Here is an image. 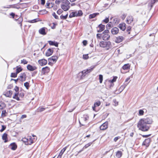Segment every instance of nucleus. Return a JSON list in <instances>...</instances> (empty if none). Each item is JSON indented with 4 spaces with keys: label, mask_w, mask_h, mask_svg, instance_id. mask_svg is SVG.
Returning a JSON list of instances; mask_svg holds the SVG:
<instances>
[{
    "label": "nucleus",
    "mask_w": 158,
    "mask_h": 158,
    "mask_svg": "<svg viewBox=\"0 0 158 158\" xmlns=\"http://www.w3.org/2000/svg\"><path fill=\"white\" fill-rule=\"evenodd\" d=\"M152 122V118L147 117L141 119L137 124L139 129L143 131H146L149 129L150 126L148 125Z\"/></svg>",
    "instance_id": "f257e3e1"
},
{
    "label": "nucleus",
    "mask_w": 158,
    "mask_h": 158,
    "mask_svg": "<svg viewBox=\"0 0 158 158\" xmlns=\"http://www.w3.org/2000/svg\"><path fill=\"white\" fill-rule=\"evenodd\" d=\"M70 3L68 0H61V8L64 11H66L70 8Z\"/></svg>",
    "instance_id": "f03ea898"
},
{
    "label": "nucleus",
    "mask_w": 158,
    "mask_h": 158,
    "mask_svg": "<svg viewBox=\"0 0 158 158\" xmlns=\"http://www.w3.org/2000/svg\"><path fill=\"white\" fill-rule=\"evenodd\" d=\"M94 68V66H92L87 69L86 70H84L82 71L81 73H80L79 74L80 75L81 74V79H83L86 74L88 73H89L91 71H92Z\"/></svg>",
    "instance_id": "7ed1b4c3"
},
{
    "label": "nucleus",
    "mask_w": 158,
    "mask_h": 158,
    "mask_svg": "<svg viewBox=\"0 0 158 158\" xmlns=\"http://www.w3.org/2000/svg\"><path fill=\"white\" fill-rule=\"evenodd\" d=\"M89 118V117L86 115H84L83 116L79 119V123L80 124V126H85V124L87 123V120Z\"/></svg>",
    "instance_id": "20e7f679"
},
{
    "label": "nucleus",
    "mask_w": 158,
    "mask_h": 158,
    "mask_svg": "<svg viewBox=\"0 0 158 158\" xmlns=\"http://www.w3.org/2000/svg\"><path fill=\"white\" fill-rule=\"evenodd\" d=\"M99 44L100 47L102 48H110L111 43L109 41H102L100 42Z\"/></svg>",
    "instance_id": "39448f33"
},
{
    "label": "nucleus",
    "mask_w": 158,
    "mask_h": 158,
    "mask_svg": "<svg viewBox=\"0 0 158 158\" xmlns=\"http://www.w3.org/2000/svg\"><path fill=\"white\" fill-rule=\"evenodd\" d=\"M24 94L23 93L21 92L19 94L18 93H15L14 96H13V98L14 99H16L18 101L20 100L19 97H18V95H19V97L23 98L24 96Z\"/></svg>",
    "instance_id": "423d86ee"
},
{
    "label": "nucleus",
    "mask_w": 158,
    "mask_h": 158,
    "mask_svg": "<svg viewBox=\"0 0 158 158\" xmlns=\"http://www.w3.org/2000/svg\"><path fill=\"white\" fill-rule=\"evenodd\" d=\"M58 57L56 56H53L48 59V64L52 62L55 63L58 59Z\"/></svg>",
    "instance_id": "0eeeda50"
},
{
    "label": "nucleus",
    "mask_w": 158,
    "mask_h": 158,
    "mask_svg": "<svg viewBox=\"0 0 158 158\" xmlns=\"http://www.w3.org/2000/svg\"><path fill=\"white\" fill-rule=\"evenodd\" d=\"M105 28V26L102 24H100L97 27V30L98 32H101L103 31Z\"/></svg>",
    "instance_id": "6e6552de"
},
{
    "label": "nucleus",
    "mask_w": 158,
    "mask_h": 158,
    "mask_svg": "<svg viewBox=\"0 0 158 158\" xmlns=\"http://www.w3.org/2000/svg\"><path fill=\"white\" fill-rule=\"evenodd\" d=\"M108 125V122H106L100 126V129L102 130H105L107 128Z\"/></svg>",
    "instance_id": "1a4fd4ad"
},
{
    "label": "nucleus",
    "mask_w": 158,
    "mask_h": 158,
    "mask_svg": "<svg viewBox=\"0 0 158 158\" xmlns=\"http://www.w3.org/2000/svg\"><path fill=\"white\" fill-rule=\"evenodd\" d=\"M38 62L41 66H43L46 65L47 63V61L45 59H42L38 60Z\"/></svg>",
    "instance_id": "9d476101"
},
{
    "label": "nucleus",
    "mask_w": 158,
    "mask_h": 158,
    "mask_svg": "<svg viewBox=\"0 0 158 158\" xmlns=\"http://www.w3.org/2000/svg\"><path fill=\"white\" fill-rule=\"evenodd\" d=\"M49 71L50 68L47 66L43 68L42 69L41 72L44 74L48 73Z\"/></svg>",
    "instance_id": "9b49d317"
},
{
    "label": "nucleus",
    "mask_w": 158,
    "mask_h": 158,
    "mask_svg": "<svg viewBox=\"0 0 158 158\" xmlns=\"http://www.w3.org/2000/svg\"><path fill=\"white\" fill-rule=\"evenodd\" d=\"M27 69L30 71H33L37 69V68L35 66H32L30 64H28L27 67Z\"/></svg>",
    "instance_id": "f8f14e48"
},
{
    "label": "nucleus",
    "mask_w": 158,
    "mask_h": 158,
    "mask_svg": "<svg viewBox=\"0 0 158 158\" xmlns=\"http://www.w3.org/2000/svg\"><path fill=\"white\" fill-rule=\"evenodd\" d=\"M124 39V38L122 36H119L116 37L115 42L116 43H120L122 42Z\"/></svg>",
    "instance_id": "ddd939ff"
},
{
    "label": "nucleus",
    "mask_w": 158,
    "mask_h": 158,
    "mask_svg": "<svg viewBox=\"0 0 158 158\" xmlns=\"http://www.w3.org/2000/svg\"><path fill=\"white\" fill-rule=\"evenodd\" d=\"M19 77V80L21 81H25L26 80V75L25 73H21Z\"/></svg>",
    "instance_id": "4468645a"
},
{
    "label": "nucleus",
    "mask_w": 158,
    "mask_h": 158,
    "mask_svg": "<svg viewBox=\"0 0 158 158\" xmlns=\"http://www.w3.org/2000/svg\"><path fill=\"white\" fill-rule=\"evenodd\" d=\"M150 140L149 139H146L143 142L142 145L145 146L146 147H148L149 145Z\"/></svg>",
    "instance_id": "2eb2a0df"
},
{
    "label": "nucleus",
    "mask_w": 158,
    "mask_h": 158,
    "mask_svg": "<svg viewBox=\"0 0 158 158\" xmlns=\"http://www.w3.org/2000/svg\"><path fill=\"white\" fill-rule=\"evenodd\" d=\"M119 32L118 29L116 27H114L111 30V33L113 35L117 34Z\"/></svg>",
    "instance_id": "dca6fc26"
},
{
    "label": "nucleus",
    "mask_w": 158,
    "mask_h": 158,
    "mask_svg": "<svg viewBox=\"0 0 158 158\" xmlns=\"http://www.w3.org/2000/svg\"><path fill=\"white\" fill-rule=\"evenodd\" d=\"M133 19V18L132 16H128L127 18V23L128 24H130L132 22Z\"/></svg>",
    "instance_id": "f3484780"
},
{
    "label": "nucleus",
    "mask_w": 158,
    "mask_h": 158,
    "mask_svg": "<svg viewBox=\"0 0 158 158\" xmlns=\"http://www.w3.org/2000/svg\"><path fill=\"white\" fill-rule=\"evenodd\" d=\"M9 147L12 150H15L17 148V146L15 143H11L9 146Z\"/></svg>",
    "instance_id": "a211bd4d"
},
{
    "label": "nucleus",
    "mask_w": 158,
    "mask_h": 158,
    "mask_svg": "<svg viewBox=\"0 0 158 158\" xmlns=\"http://www.w3.org/2000/svg\"><path fill=\"white\" fill-rule=\"evenodd\" d=\"M126 25L125 23H121L119 25L118 27L121 30L123 31L125 30L126 28Z\"/></svg>",
    "instance_id": "6ab92c4d"
},
{
    "label": "nucleus",
    "mask_w": 158,
    "mask_h": 158,
    "mask_svg": "<svg viewBox=\"0 0 158 158\" xmlns=\"http://www.w3.org/2000/svg\"><path fill=\"white\" fill-rule=\"evenodd\" d=\"M53 52V50L52 49L49 48L47 51L46 52L45 55L47 56H49L52 55Z\"/></svg>",
    "instance_id": "aec40b11"
},
{
    "label": "nucleus",
    "mask_w": 158,
    "mask_h": 158,
    "mask_svg": "<svg viewBox=\"0 0 158 158\" xmlns=\"http://www.w3.org/2000/svg\"><path fill=\"white\" fill-rule=\"evenodd\" d=\"M39 33L43 35H45L46 33L45 32V27H42L40 28L39 31Z\"/></svg>",
    "instance_id": "412c9836"
},
{
    "label": "nucleus",
    "mask_w": 158,
    "mask_h": 158,
    "mask_svg": "<svg viewBox=\"0 0 158 158\" xmlns=\"http://www.w3.org/2000/svg\"><path fill=\"white\" fill-rule=\"evenodd\" d=\"M2 139L4 140L5 143H6L8 141L7 138V134L6 133H4L2 137Z\"/></svg>",
    "instance_id": "4be33fe9"
},
{
    "label": "nucleus",
    "mask_w": 158,
    "mask_h": 158,
    "mask_svg": "<svg viewBox=\"0 0 158 158\" xmlns=\"http://www.w3.org/2000/svg\"><path fill=\"white\" fill-rule=\"evenodd\" d=\"M122 152L121 151H118L116 153L115 155V158H120L122 156Z\"/></svg>",
    "instance_id": "5701e85b"
},
{
    "label": "nucleus",
    "mask_w": 158,
    "mask_h": 158,
    "mask_svg": "<svg viewBox=\"0 0 158 158\" xmlns=\"http://www.w3.org/2000/svg\"><path fill=\"white\" fill-rule=\"evenodd\" d=\"M110 37V35L107 34H104L102 37L103 40H109Z\"/></svg>",
    "instance_id": "b1692460"
},
{
    "label": "nucleus",
    "mask_w": 158,
    "mask_h": 158,
    "mask_svg": "<svg viewBox=\"0 0 158 158\" xmlns=\"http://www.w3.org/2000/svg\"><path fill=\"white\" fill-rule=\"evenodd\" d=\"M48 43L51 45H54L56 47L58 46V43L57 42H55L52 41H48Z\"/></svg>",
    "instance_id": "393cba45"
},
{
    "label": "nucleus",
    "mask_w": 158,
    "mask_h": 158,
    "mask_svg": "<svg viewBox=\"0 0 158 158\" xmlns=\"http://www.w3.org/2000/svg\"><path fill=\"white\" fill-rule=\"evenodd\" d=\"M27 140V145H31L33 142L31 137L30 136L28 137Z\"/></svg>",
    "instance_id": "a878e982"
},
{
    "label": "nucleus",
    "mask_w": 158,
    "mask_h": 158,
    "mask_svg": "<svg viewBox=\"0 0 158 158\" xmlns=\"http://www.w3.org/2000/svg\"><path fill=\"white\" fill-rule=\"evenodd\" d=\"M130 66L129 64H124L122 67L123 70H127L130 69Z\"/></svg>",
    "instance_id": "bb28decb"
},
{
    "label": "nucleus",
    "mask_w": 158,
    "mask_h": 158,
    "mask_svg": "<svg viewBox=\"0 0 158 158\" xmlns=\"http://www.w3.org/2000/svg\"><path fill=\"white\" fill-rule=\"evenodd\" d=\"M156 2L155 0H151L150 2L148 4V6L149 7H150V9L152 8L154 4Z\"/></svg>",
    "instance_id": "cd10ccee"
},
{
    "label": "nucleus",
    "mask_w": 158,
    "mask_h": 158,
    "mask_svg": "<svg viewBox=\"0 0 158 158\" xmlns=\"http://www.w3.org/2000/svg\"><path fill=\"white\" fill-rule=\"evenodd\" d=\"M127 83L126 84H124L123 85H121L119 89L121 91V92L123 91V90L124 89V88L126 87L127 86Z\"/></svg>",
    "instance_id": "c85d7f7f"
},
{
    "label": "nucleus",
    "mask_w": 158,
    "mask_h": 158,
    "mask_svg": "<svg viewBox=\"0 0 158 158\" xmlns=\"http://www.w3.org/2000/svg\"><path fill=\"white\" fill-rule=\"evenodd\" d=\"M45 109L46 108L40 107L37 109L36 111L37 112H41L45 110Z\"/></svg>",
    "instance_id": "c756f323"
},
{
    "label": "nucleus",
    "mask_w": 158,
    "mask_h": 158,
    "mask_svg": "<svg viewBox=\"0 0 158 158\" xmlns=\"http://www.w3.org/2000/svg\"><path fill=\"white\" fill-rule=\"evenodd\" d=\"M12 94V91L11 90L7 91L6 93V95L7 97H11Z\"/></svg>",
    "instance_id": "7c9ffc66"
},
{
    "label": "nucleus",
    "mask_w": 158,
    "mask_h": 158,
    "mask_svg": "<svg viewBox=\"0 0 158 158\" xmlns=\"http://www.w3.org/2000/svg\"><path fill=\"white\" fill-rule=\"evenodd\" d=\"M17 69H16V73L17 74H18L20 72L22 71L23 69L21 68V67H19L18 66L16 67Z\"/></svg>",
    "instance_id": "2f4dec72"
},
{
    "label": "nucleus",
    "mask_w": 158,
    "mask_h": 158,
    "mask_svg": "<svg viewBox=\"0 0 158 158\" xmlns=\"http://www.w3.org/2000/svg\"><path fill=\"white\" fill-rule=\"evenodd\" d=\"M98 13H94L92 14H90L89 16V17L90 19H92L94 18L96 16L98 15H99Z\"/></svg>",
    "instance_id": "473e14b6"
},
{
    "label": "nucleus",
    "mask_w": 158,
    "mask_h": 158,
    "mask_svg": "<svg viewBox=\"0 0 158 158\" xmlns=\"http://www.w3.org/2000/svg\"><path fill=\"white\" fill-rule=\"evenodd\" d=\"M117 78V77L116 76L114 77L113 79L112 80H109V81L110 83H113L114 82L116 81Z\"/></svg>",
    "instance_id": "72a5a7b5"
},
{
    "label": "nucleus",
    "mask_w": 158,
    "mask_h": 158,
    "mask_svg": "<svg viewBox=\"0 0 158 158\" xmlns=\"http://www.w3.org/2000/svg\"><path fill=\"white\" fill-rule=\"evenodd\" d=\"M67 148V147H64L61 150L60 152L59 153V154L60 156H62V155L64 153V152H65V151L66 150V149Z\"/></svg>",
    "instance_id": "f704fd0d"
},
{
    "label": "nucleus",
    "mask_w": 158,
    "mask_h": 158,
    "mask_svg": "<svg viewBox=\"0 0 158 158\" xmlns=\"http://www.w3.org/2000/svg\"><path fill=\"white\" fill-rule=\"evenodd\" d=\"M39 19H35L32 20H30L28 21L29 23H34L39 21Z\"/></svg>",
    "instance_id": "c9c22d12"
},
{
    "label": "nucleus",
    "mask_w": 158,
    "mask_h": 158,
    "mask_svg": "<svg viewBox=\"0 0 158 158\" xmlns=\"http://www.w3.org/2000/svg\"><path fill=\"white\" fill-rule=\"evenodd\" d=\"M68 16V14L67 13L65 16H63L62 15L60 16V18L61 19H66Z\"/></svg>",
    "instance_id": "e433bc0d"
},
{
    "label": "nucleus",
    "mask_w": 158,
    "mask_h": 158,
    "mask_svg": "<svg viewBox=\"0 0 158 158\" xmlns=\"http://www.w3.org/2000/svg\"><path fill=\"white\" fill-rule=\"evenodd\" d=\"M6 107V105L4 103H2L0 104V109H2Z\"/></svg>",
    "instance_id": "4c0bfd02"
},
{
    "label": "nucleus",
    "mask_w": 158,
    "mask_h": 158,
    "mask_svg": "<svg viewBox=\"0 0 158 158\" xmlns=\"http://www.w3.org/2000/svg\"><path fill=\"white\" fill-rule=\"evenodd\" d=\"M93 142H90L87 144H86L83 148V149H85L87 148L88 147H89L92 144V143Z\"/></svg>",
    "instance_id": "58836bf2"
},
{
    "label": "nucleus",
    "mask_w": 158,
    "mask_h": 158,
    "mask_svg": "<svg viewBox=\"0 0 158 158\" xmlns=\"http://www.w3.org/2000/svg\"><path fill=\"white\" fill-rule=\"evenodd\" d=\"M101 102L99 101H98L94 103V107L98 106L100 105Z\"/></svg>",
    "instance_id": "ea45409f"
},
{
    "label": "nucleus",
    "mask_w": 158,
    "mask_h": 158,
    "mask_svg": "<svg viewBox=\"0 0 158 158\" xmlns=\"http://www.w3.org/2000/svg\"><path fill=\"white\" fill-rule=\"evenodd\" d=\"M99 80L100 83H102L103 81V76L102 75L100 74L99 75Z\"/></svg>",
    "instance_id": "a19ab883"
},
{
    "label": "nucleus",
    "mask_w": 158,
    "mask_h": 158,
    "mask_svg": "<svg viewBox=\"0 0 158 158\" xmlns=\"http://www.w3.org/2000/svg\"><path fill=\"white\" fill-rule=\"evenodd\" d=\"M29 83L28 82H26L24 84V86L26 87L27 89H28L29 87Z\"/></svg>",
    "instance_id": "79ce46f5"
},
{
    "label": "nucleus",
    "mask_w": 158,
    "mask_h": 158,
    "mask_svg": "<svg viewBox=\"0 0 158 158\" xmlns=\"http://www.w3.org/2000/svg\"><path fill=\"white\" fill-rule=\"evenodd\" d=\"M17 73H11V74L10 77H17Z\"/></svg>",
    "instance_id": "37998d69"
},
{
    "label": "nucleus",
    "mask_w": 158,
    "mask_h": 158,
    "mask_svg": "<svg viewBox=\"0 0 158 158\" xmlns=\"http://www.w3.org/2000/svg\"><path fill=\"white\" fill-rule=\"evenodd\" d=\"M28 62L25 59H23L21 60V63L23 64H26Z\"/></svg>",
    "instance_id": "c03bdc74"
},
{
    "label": "nucleus",
    "mask_w": 158,
    "mask_h": 158,
    "mask_svg": "<svg viewBox=\"0 0 158 158\" xmlns=\"http://www.w3.org/2000/svg\"><path fill=\"white\" fill-rule=\"evenodd\" d=\"M83 58L84 59L86 60L89 58V56L88 54L83 55Z\"/></svg>",
    "instance_id": "a18cd8bd"
},
{
    "label": "nucleus",
    "mask_w": 158,
    "mask_h": 158,
    "mask_svg": "<svg viewBox=\"0 0 158 158\" xmlns=\"http://www.w3.org/2000/svg\"><path fill=\"white\" fill-rule=\"evenodd\" d=\"M144 111L142 110H140L139 111V115H142L143 114Z\"/></svg>",
    "instance_id": "49530a36"
},
{
    "label": "nucleus",
    "mask_w": 158,
    "mask_h": 158,
    "mask_svg": "<svg viewBox=\"0 0 158 158\" xmlns=\"http://www.w3.org/2000/svg\"><path fill=\"white\" fill-rule=\"evenodd\" d=\"M63 12V10L60 9H59L57 11V13L58 14L60 15Z\"/></svg>",
    "instance_id": "de8ad7c7"
},
{
    "label": "nucleus",
    "mask_w": 158,
    "mask_h": 158,
    "mask_svg": "<svg viewBox=\"0 0 158 158\" xmlns=\"http://www.w3.org/2000/svg\"><path fill=\"white\" fill-rule=\"evenodd\" d=\"M27 138H23L22 139L23 141L27 145Z\"/></svg>",
    "instance_id": "09e8293b"
},
{
    "label": "nucleus",
    "mask_w": 158,
    "mask_h": 158,
    "mask_svg": "<svg viewBox=\"0 0 158 158\" xmlns=\"http://www.w3.org/2000/svg\"><path fill=\"white\" fill-rule=\"evenodd\" d=\"M78 16H80L82 15L83 13L81 10H79L77 11Z\"/></svg>",
    "instance_id": "8fccbe9b"
},
{
    "label": "nucleus",
    "mask_w": 158,
    "mask_h": 158,
    "mask_svg": "<svg viewBox=\"0 0 158 158\" xmlns=\"http://www.w3.org/2000/svg\"><path fill=\"white\" fill-rule=\"evenodd\" d=\"M2 129L0 130V131H1V132L3 131L6 128V126H4V125H2Z\"/></svg>",
    "instance_id": "3c124183"
},
{
    "label": "nucleus",
    "mask_w": 158,
    "mask_h": 158,
    "mask_svg": "<svg viewBox=\"0 0 158 158\" xmlns=\"http://www.w3.org/2000/svg\"><path fill=\"white\" fill-rule=\"evenodd\" d=\"M19 22L18 24H20V27H22V21H23V19H21L19 18Z\"/></svg>",
    "instance_id": "603ef678"
},
{
    "label": "nucleus",
    "mask_w": 158,
    "mask_h": 158,
    "mask_svg": "<svg viewBox=\"0 0 158 158\" xmlns=\"http://www.w3.org/2000/svg\"><path fill=\"white\" fill-rule=\"evenodd\" d=\"M130 78L129 77H128L126 79V80L125 81V83H124V84L127 83V85L128 84L129 82H128V81L130 80Z\"/></svg>",
    "instance_id": "864d4df0"
},
{
    "label": "nucleus",
    "mask_w": 158,
    "mask_h": 158,
    "mask_svg": "<svg viewBox=\"0 0 158 158\" xmlns=\"http://www.w3.org/2000/svg\"><path fill=\"white\" fill-rule=\"evenodd\" d=\"M52 15L56 19H58V16L55 13H53Z\"/></svg>",
    "instance_id": "5fc2aeb1"
},
{
    "label": "nucleus",
    "mask_w": 158,
    "mask_h": 158,
    "mask_svg": "<svg viewBox=\"0 0 158 158\" xmlns=\"http://www.w3.org/2000/svg\"><path fill=\"white\" fill-rule=\"evenodd\" d=\"M120 137H119V136H118V137H115L114 138V142H116L117 140L119 139H120Z\"/></svg>",
    "instance_id": "6e6d98bb"
},
{
    "label": "nucleus",
    "mask_w": 158,
    "mask_h": 158,
    "mask_svg": "<svg viewBox=\"0 0 158 158\" xmlns=\"http://www.w3.org/2000/svg\"><path fill=\"white\" fill-rule=\"evenodd\" d=\"M51 5V4L48 2H47L46 4V6L47 8H49L50 5Z\"/></svg>",
    "instance_id": "4d7b16f0"
},
{
    "label": "nucleus",
    "mask_w": 158,
    "mask_h": 158,
    "mask_svg": "<svg viewBox=\"0 0 158 158\" xmlns=\"http://www.w3.org/2000/svg\"><path fill=\"white\" fill-rule=\"evenodd\" d=\"M102 36V35L101 34H97V37L98 38H101Z\"/></svg>",
    "instance_id": "13d9d810"
},
{
    "label": "nucleus",
    "mask_w": 158,
    "mask_h": 158,
    "mask_svg": "<svg viewBox=\"0 0 158 158\" xmlns=\"http://www.w3.org/2000/svg\"><path fill=\"white\" fill-rule=\"evenodd\" d=\"M131 27H128L127 28V31L128 32L129 34H130V31L131 30Z\"/></svg>",
    "instance_id": "bf43d9fd"
},
{
    "label": "nucleus",
    "mask_w": 158,
    "mask_h": 158,
    "mask_svg": "<svg viewBox=\"0 0 158 158\" xmlns=\"http://www.w3.org/2000/svg\"><path fill=\"white\" fill-rule=\"evenodd\" d=\"M109 21V19L108 18H106L105 19L103 20V22H105L106 23H107Z\"/></svg>",
    "instance_id": "052dcab7"
},
{
    "label": "nucleus",
    "mask_w": 158,
    "mask_h": 158,
    "mask_svg": "<svg viewBox=\"0 0 158 158\" xmlns=\"http://www.w3.org/2000/svg\"><path fill=\"white\" fill-rule=\"evenodd\" d=\"M74 17V15L73 12H72L69 15V17L70 18H72V17Z\"/></svg>",
    "instance_id": "680f3d73"
},
{
    "label": "nucleus",
    "mask_w": 158,
    "mask_h": 158,
    "mask_svg": "<svg viewBox=\"0 0 158 158\" xmlns=\"http://www.w3.org/2000/svg\"><path fill=\"white\" fill-rule=\"evenodd\" d=\"M61 1V0H56L55 1V3L56 4H59L60 3Z\"/></svg>",
    "instance_id": "e2e57ef3"
},
{
    "label": "nucleus",
    "mask_w": 158,
    "mask_h": 158,
    "mask_svg": "<svg viewBox=\"0 0 158 158\" xmlns=\"http://www.w3.org/2000/svg\"><path fill=\"white\" fill-rule=\"evenodd\" d=\"M83 43L84 45L85 46L87 44V41L86 40H84L83 41Z\"/></svg>",
    "instance_id": "0e129e2a"
},
{
    "label": "nucleus",
    "mask_w": 158,
    "mask_h": 158,
    "mask_svg": "<svg viewBox=\"0 0 158 158\" xmlns=\"http://www.w3.org/2000/svg\"><path fill=\"white\" fill-rule=\"evenodd\" d=\"M26 117H27V115H26L23 114V115H22L21 116V119H23V118H26Z\"/></svg>",
    "instance_id": "69168bd1"
},
{
    "label": "nucleus",
    "mask_w": 158,
    "mask_h": 158,
    "mask_svg": "<svg viewBox=\"0 0 158 158\" xmlns=\"http://www.w3.org/2000/svg\"><path fill=\"white\" fill-rule=\"evenodd\" d=\"M109 32V31L108 30H106L104 31L103 32V34H107Z\"/></svg>",
    "instance_id": "338daca9"
},
{
    "label": "nucleus",
    "mask_w": 158,
    "mask_h": 158,
    "mask_svg": "<svg viewBox=\"0 0 158 158\" xmlns=\"http://www.w3.org/2000/svg\"><path fill=\"white\" fill-rule=\"evenodd\" d=\"M45 3V0H41V4L44 5Z\"/></svg>",
    "instance_id": "774afa93"
}]
</instances>
